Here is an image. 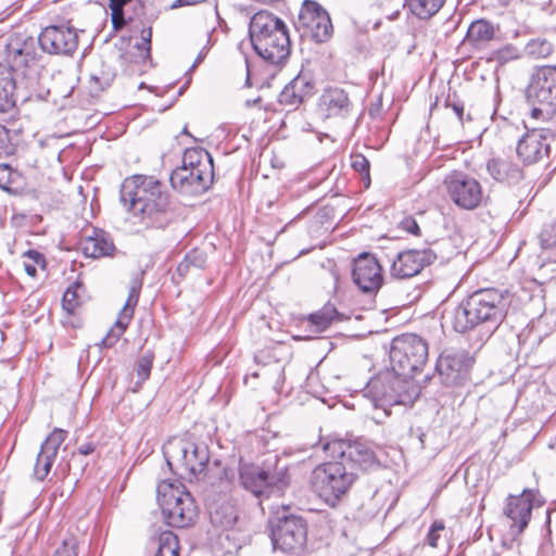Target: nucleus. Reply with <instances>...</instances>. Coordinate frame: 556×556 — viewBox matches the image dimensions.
Instances as JSON below:
<instances>
[{
  "instance_id": "obj_1",
  "label": "nucleus",
  "mask_w": 556,
  "mask_h": 556,
  "mask_svg": "<svg viewBox=\"0 0 556 556\" xmlns=\"http://www.w3.org/2000/svg\"><path fill=\"white\" fill-rule=\"evenodd\" d=\"M509 304L507 292L495 288L480 289L464 299L444 318L458 333L479 326L493 332L505 319Z\"/></svg>"
},
{
  "instance_id": "obj_2",
  "label": "nucleus",
  "mask_w": 556,
  "mask_h": 556,
  "mask_svg": "<svg viewBox=\"0 0 556 556\" xmlns=\"http://www.w3.org/2000/svg\"><path fill=\"white\" fill-rule=\"evenodd\" d=\"M254 51L265 61L279 64L290 54V37L282 20L268 11L255 13L249 27Z\"/></svg>"
},
{
  "instance_id": "obj_3",
  "label": "nucleus",
  "mask_w": 556,
  "mask_h": 556,
  "mask_svg": "<svg viewBox=\"0 0 556 556\" xmlns=\"http://www.w3.org/2000/svg\"><path fill=\"white\" fill-rule=\"evenodd\" d=\"M124 207L143 220H153L168 207V195L162 185L151 176L134 175L126 178L119 191Z\"/></svg>"
},
{
  "instance_id": "obj_4",
  "label": "nucleus",
  "mask_w": 556,
  "mask_h": 556,
  "mask_svg": "<svg viewBox=\"0 0 556 556\" xmlns=\"http://www.w3.org/2000/svg\"><path fill=\"white\" fill-rule=\"evenodd\" d=\"M363 394L375 409H381L383 416H389L392 406L412 405L419 396V388L413 380L400 376L391 368L374 376L367 382Z\"/></svg>"
},
{
  "instance_id": "obj_5",
  "label": "nucleus",
  "mask_w": 556,
  "mask_h": 556,
  "mask_svg": "<svg viewBox=\"0 0 556 556\" xmlns=\"http://www.w3.org/2000/svg\"><path fill=\"white\" fill-rule=\"evenodd\" d=\"M336 459L318 465L311 475L312 490L332 507L346 494L357 477L342 459Z\"/></svg>"
},
{
  "instance_id": "obj_6",
  "label": "nucleus",
  "mask_w": 556,
  "mask_h": 556,
  "mask_svg": "<svg viewBox=\"0 0 556 556\" xmlns=\"http://www.w3.org/2000/svg\"><path fill=\"white\" fill-rule=\"evenodd\" d=\"M157 504L166 523L175 528L190 526L198 516V509L191 494L180 482L164 480L159 483Z\"/></svg>"
},
{
  "instance_id": "obj_7",
  "label": "nucleus",
  "mask_w": 556,
  "mask_h": 556,
  "mask_svg": "<svg viewBox=\"0 0 556 556\" xmlns=\"http://www.w3.org/2000/svg\"><path fill=\"white\" fill-rule=\"evenodd\" d=\"M7 58L9 65L0 63V112L7 113L16 104V83L13 72L27 67L35 61L33 42L22 41L18 38L11 39L7 45Z\"/></svg>"
},
{
  "instance_id": "obj_8",
  "label": "nucleus",
  "mask_w": 556,
  "mask_h": 556,
  "mask_svg": "<svg viewBox=\"0 0 556 556\" xmlns=\"http://www.w3.org/2000/svg\"><path fill=\"white\" fill-rule=\"evenodd\" d=\"M528 99L533 105L530 119H542L556 126V65L535 71L528 87Z\"/></svg>"
},
{
  "instance_id": "obj_9",
  "label": "nucleus",
  "mask_w": 556,
  "mask_h": 556,
  "mask_svg": "<svg viewBox=\"0 0 556 556\" xmlns=\"http://www.w3.org/2000/svg\"><path fill=\"white\" fill-rule=\"evenodd\" d=\"M428 361V344L414 333L401 334L392 340L390 348L391 368L400 376L410 379L420 372Z\"/></svg>"
},
{
  "instance_id": "obj_10",
  "label": "nucleus",
  "mask_w": 556,
  "mask_h": 556,
  "mask_svg": "<svg viewBox=\"0 0 556 556\" xmlns=\"http://www.w3.org/2000/svg\"><path fill=\"white\" fill-rule=\"evenodd\" d=\"M164 456L173 471L177 470L181 477L189 479L202 473L210 462L208 446L204 442L187 440L169 442Z\"/></svg>"
},
{
  "instance_id": "obj_11",
  "label": "nucleus",
  "mask_w": 556,
  "mask_h": 556,
  "mask_svg": "<svg viewBox=\"0 0 556 556\" xmlns=\"http://www.w3.org/2000/svg\"><path fill=\"white\" fill-rule=\"evenodd\" d=\"M239 481L241 486L256 497H268L280 492L288 483L285 469L270 471L253 464L239 465Z\"/></svg>"
},
{
  "instance_id": "obj_12",
  "label": "nucleus",
  "mask_w": 556,
  "mask_h": 556,
  "mask_svg": "<svg viewBox=\"0 0 556 556\" xmlns=\"http://www.w3.org/2000/svg\"><path fill=\"white\" fill-rule=\"evenodd\" d=\"M443 184L451 201L462 210L472 211L484 199L481 184L464 172H452L444 178Z\"/></svg>"
},
{
  "instance_id": "obj_13",
  "label": "nucleus",
  "mask_w": 556,
  "mask_h": 556,
  "mask_svg": "<svg viewBox=\"0 0 556 556\" xmlns=\"http://www.w3.org/2000/svg\"><path fill=\"white\" fill-rule=\"evenodd\" d=\"M324 450L332 458L342 459L353 471L355 467L369 470L379 466V460L370 444L361 440L353 442L334 440L327 442Z\"/></svg>"
},
{
  "instance_id": "obj_14",
  "label": "nucleus",
  "mask_w": 556,
  "mask_h": 556,
  "mask_svg": "<svg viewBox=\"0 0 556 556\" xmlns=\"http://www.w3.org/2000/svg\"><path fill=\"white\" fill-rule=\"evenodd\" d=\"M475 357L464 349L445 350L439 356L435 369L443 384L446 387L460 386L470 376Z\"/></svg>"
},
{
  "instance_id": "obj_15",
  "label": "nucleus",
  "mask_w": 556,
  "mask_h": 556,
  "mask_svg": "<svg viewBox=\"0 0 556 556\" xmlns=\"http://www.w3.org/2000/svg\"><path fill=\"white\" fill-rule=\"evenodd\" d=\"M295 27L302 31V37H309L315 42H325L332 35V24L328 12L312 0L303 2Z\"/></svg>"
},
{
  "instance_id": "obj_16",
  "label": "nucleus",
  "mask_w": 556,
  "mask_h": 556,
  "mask_svg": "<svg viewBox=\"0 0 556 556\" xmlns=\"http://www.w3.org/2000/svg\"><path fill=\"white\" fill-rule=\"evenodd\" d=\"M556 141V126L535 127L519 139L516 148L517 155L525 164H533L548 156L552 142Z\"/></svg>"
},
{
  "instance_id": "obj_17",
  "label": "nucleus",
  "mask_w": 556,
  "mask_h": 556,
  "mask_svg": "<svg viewBox=\"0 0 556 556\" xmlns=\"http://www.w3.org/2000/svg\"><path fill=\"white\" fill-rule=\"evenodd\" d=\"M307 539L306 521L295 515L278 518L277 525L271 529V541L276 549L292 552L302 548Z\"/></svg>"
},
{
  "instance_id": "obj_18",
  "label": "nucleus",
  "mask_w": 556,
  "mask_h": 556,
  "mask_svg": "<svg viewBox=\"0 0 556 556\" xmlns=\"http://www.w3.org/2000/svg\"><path fill=\"white\" fill-rule=\"evenodd\" d=\"M38 42L47 53L71 55L77 49L78 35L67 24L49 25L41 30Z\"/></svg>"
},
{
  "instance_id": "obj_19",
  "label": "nucleus",
  "mask_w": 556,
  "mask_h": 556,
  "mask_svg": "<svg viewBox=\"0 0 556 556\" xmlns=\"http://www.w3.org/2000/svg\"><path fill=\"white\" fill-rule=\"evenodd\" d=\"M533 491L523 490L520 495H509L504 507V516L508 521L509 534L519 536L528 527L533 509Z\"/></svg>"
},
{
  "instance_id": "obj_20",
  "label": "nucleus",
  "mask_w": 556,
  "mask_h": 556,
  "mask_svg": "<svg viewBox=\"0 0 556 556\" xmlns=\"http://www.w3.org/2000/svg\"><path fill=\"white\" fill-rule=\"evenodd\" d=\"M214 169H188L179 166L170 174L169 181L174 190L185 195H200L208 190L213 182Z\"/></svg>"
},
{
  "instance_id": "obj_21",
  "label": "nucleus",
  "mask_w": 556,
  "mask_h": 556,
  "mask_svg": "<svg viewBox=\"0 0 556 556\" xmlns=\"http://www.w3.org/2000/svg\"><path fill=\"white\" fill-rule=\"evenodd\" d=\"M437 258L431 249H412L399 252L393 258L390 274L397 279H406L419 274L422 268L430 265Z\"/></svg>"
},
{
  "instance_id": "obj_22",
  "label": "nucleus",
  "mask_w": 556,
  "mask_h": 556,
  "mask_svg": "<svg viewBox=\"0 0 556 556\" xmlns=\"http://www.w3.org/2000/svg\"><path fill=\"white\" fill-rule=\"evenodd\" d=\"M318 108L325 118L345 121L353 115L355 104L345 89L331 86L323 90Z\"/></svg>"
},
{
  "instance_id": "obj_23",
  "label": "nucleus",
  "mask_w": 556,
  "mask_h": 556,
  "mask_svg": "<svg viewBox=\"0 0 556 556\" xmlns=\"http://www.w3.org/2000/svg\"><path fill=\"white\" fill-rule=\"evenodd\" d=\"M381 270V266L374 255L362 253L354 260L353 281L365 293L376 292L382 285Z\"/></svg>"
},
{
  "instance_id": "obj_24",
  "label": "nucleus",
  "mask_w": 556,
  "mask_h": 556,
  "mask_svg": "<svg viewBox=\"0 0 556 556\" xmlns=\"http://www.w3.org/2000/svg\"><path fill=\"white\" fill-rule=\"evenodd\" d=\"M141 287L142 280L138 275H136L131 279L128 298L123 308L121 309L114 326L109 330L106 336L100 342L102 348H112L127 329L130 320L132 319L134 311L139 300Z\"/></svg>"
},
{
  "instance_id": "obj_25",
  "label": "nucleus",
  "mask_w": 556,
  "mask_h": 556,
  "mask_svg": "<svg viewBox=\"0 0 556 556\" xmlns=\"http://www.w3.org/2000/svg\"><path fill=\"white\" fill-rule=\"evenodd\" d=\"M67 432L55 428L42 442L34 466V477L43 481L51 471L61 444L65 441Z\"/></svg>"
},
{
  "instance_id": "obj_26",
  "label": "nucleus",
  "mask_w": 556,
  "mask_h": 556,
  "mask_svg": "<svg viewBox=\"0 0 556 556\" xmlns=\"http://www.w3.org/2000/svg\"><path fill=\"white\" fill-rule=\"evenodd\" d=\"M315 92L314 80L304 74H299L285 86L278 97V102L289 110L299 108Z\"/></svg>"
},
{
  "instance_id": "obj_27",
  "label": "nucleus",
  "mask_w": 556,
  "mask_h": 556,
  "mask_svg": "<svg viewBox=\"0 0 556 556\" xmlns=\"http://www.w3.org/2000/svg\"><path fill=\"white\" fill-rule=\"evenodd\" d=\"M486 172L496 181L514 185L519 182L523 173L513 161L505 157H493L486 162Z\"/></svg>"
},
{
  "instance_id": "obj_28",
  "label": "nucleus",
  "mask_w": 556,
  "mask_h": 556,
  "mask_svg": "<svg viewBox=\"0 0 556 556\" xmlns=\"http://www.w3.org/2000/svg\"><path fill=\"white\" fill-rule=\"evenodd\" d=\"M495 29L491 22L486 20H477L472 22L467 30L466 40L472 47L480 49L493 40Z\"/></svg>"
},
{
  "instance_id": "obj_29",
  "label": "nucleus",
  "mask_w": 556,
  "mask_h": 556,
  "mask_svg": "<svg viewBox=\"0 0 556 556\" xmlns=\"http://www.w3.org/2000/svg\"><path fill=\"white\" fill-rule=\"evenodd\" d=\"M115 247L109 236L103 232H94V236L88 237L83 242V251L86 256L98 258L108 256L114 251Z\"/></svg>"
},
{
  "instance_id": "obj_30",
  "label": "nucleus",
  "mask_w": 556,
  "mask_h": 556,
  "mask_svg": "<svg viewBox=\"0 0 556 556\" xmlns=\"http://www.w3.org/2000/svg\"><path fill=\"white\" fill-rule=\"evenodd\" d=\"M188 169H214L212 155L203 148L186 149L182 156V165Z\"/></svg>"
},
{
  "instance_id": "obj_31",
  "label": "nucleus",
  "mask_w": 556,
  "mask_h": 556,
  "mask_svg": "<svg viewBox=\"0 0 556 556\" xmlns=\"http://www.w3.org/2000/svg\"><path fill=\"white\" fill-rule=\"evenodd\" d=\"M155 548L153 556H178L179 542L177 535L172 531H163L157 539L152 541Z\"/></svg>"
},
{
  "instance_id": "obj_32",
  "label": "nucleus",
  "mask_w": 556,
  "mask_h": 556,
  "mask_svg": "<svg viewBox=\"0 0 556 556\" xmlns=\"http://www.w3.org/2000/svg\"><path fill=\"white\" fill-rule=\"evenodd\" d=\"M444 3L445 0H405L410 12L420 20L435 15Z\"/></svg>"
},
{
  "instance_id": "obj_33",
  "label": "nucleus",
  "mask_w": 556,
  "mask_h": 556,
  "mask_svg": "<svg viewBox=\"0 0 556 556\" xmlns=\"http://www.w3.org/2000/svg\"><path fill=\"white\" fill-rule=\"evenodd\" d=\"M334 319H341L337 308L331 304H326L320 311L308 316V323L314 327L315 332H323Z\"/></svg>"
},
{
  "instance_id": "obj_34",
  "label": "nucleus",
  "mask_w": 556,
  "mask_h": 556,
  "mask_svg": "<svg viewBox=\"0 0 556 556\" xmlns=\"http://www.w3.org/2000/svg\"><path fill=\"white\" fill-rule=\"evenodd\" d=\"M210 514L212 521L224 528L233 526L238 519V510L230 502L216 506Z\"/></svg>"
},
{
  "instance_id": "obj_35",
  "label": "nucleus",
  "mask_w": 556,
  "mask_h": 556,
  "mask_svg": "<svg viewBox=\"0 0 556 556\" xmlns=\"http://www.w3.org/2000/svg\"><path fill=\"white\" fill-rule=\"evenodd\" d=\"M554 51L553 45L544 38H533L525 46V53L532 59H545Z\"/></svg>"
},
{
  "instance_id": "obj_36",
  "label": "nucleus",
  "mask_w": 556,
  "mask_h": 556,
  "mask_svg": "<svg viewBox=\"0 0 556 556\" xmlns=\"http://www.w3.org/2000/svg\"><path fill=\"white\" fill-rule=\"evenodd\" d=\"M114 77L115 75L110 71H101L100 74H92L89 80L91 94H99L109 88L112 85Z\"/></svg>"
},
{
  "instance_id": "obj_37",
  "label": "nucleus",
  "mask_w": 556,
  "mask_h": 556,
  "mask_svg": "<svg viewBox=\"0 0 556 556\" xmlns=\"http://www.w3.org/2000/svg\"><path fill=\"white\" fill-rule=\"evenodd\" d=\"M541 248L546 251L547 255L540 266V271L542 276L552 279L556 277V243Z\"/></svg>"
},
{
  "instance_id": "obj_38",
  "label": "nucleus",
  "mask_w": 556,
  "mask_h": 556,
  "mask_svg": "<svg viewBox=\"0 0 556 556\" xmlns=\"http://www.w3.org/2000/svg\"><path fill=\"white\" fill-rule=\"evenodd\" d=\"M269 375H273L276 377L273 388L277 392H280L281 387L285 382V375H283V368L278 363H275L273 366H270L268 368H263L261 372L255 371V372L251 374V376L254 378L263 376L266 379L268 378Z\"/></svg>"
},
{
  "instance_id": "obj_39",
  "label": "nucleus",
  "mask_w": 556,
  "mask_h": 556,
  "mask_svg": "<svg viewBox=\"0 0 556 556\" xmlns=\"http://www.w3.org/2000/svg\"><path fill=\"white\" fill-rule=\"evenodd\" d=\"M78 285L70 286L62 298V307L67 314H74L79 306V299L77 295Z\"/></svg>"
},
{
  "instance_id": "obj_40",
  "label": "nucleus",
  "mask_w": 556,
  "mask_h": 556,
  "mask_svg": "<svg viewBox=\"0 0 556 556\" xmlns=\"http://www.w3.org/2000/svg\"><path fill=\"white\" fill-rule=\"evenodd\" d=\"M153 365V355L150 353L143 354L136 364V374L139 382L146 381L150 377L151 368Z\"/></svg>"
},
{
  "instance_id": "obj_41",
  "label": "nucleus",
  "mask_w": 556,
  "mask_h": 556,
  "mask_svg": "<svg viewBox=\"0 0 556 556\" xmlns=\"http://www.w3.org/2000/svg\"><path fill=\"white\" fill-rule=\"evenodd\" d=\"M131 0H110L109 8L112 12V23L114 28H121L124 24V7Z\"/></svg>"
},
{
  "instance_id": "obj_42",
  "label": "nucleus",
  "mask_w": 556,
  "mask_h": 556,
  "mask_svg": "<svg viewBox=\"0 0 556 556\" xmlns=\"http://www.w3.org/2000/svg\"><path fill=\"white\" fill-rule=\"evenodd\" d=\"M151 38L152 28H144L141 31V41L135 45V48L140 52V56L143 62L151 59Z\"/></svg>"
},
{
  "instance_id": "obj_43",
  "label": "nucleus",
  "mask_w": 556,
  "mask_h": 556,
  "mask_svg": "<svg viewBox=\"0 0 556 556\" xmlns=\"http://www.w3.org/2000/svg\"><path fill=\"white\" fill-rule=\"evenodd\" d=\"M187 263L195 268H203L206 262V255L204 252L193 249L185 255Z\"/></svg>"
},
{
  "instance_id": "obj_44",
  "label": "nucleus",
  "mask_w": 556,
  "mask_h": 556,
  "mask_svg": "<svg viewBox=\"0 0 556 556\" xmlns=\"http://www.w3.org/2000/svg\"><path fill=\"white\" fill-rule=\"evenodd\" d=\"M77 541L74 538L64 540L61 547H59L53 556H77Z\"/></svg>"
},
{
  "instance_id": "obj_45",
  "label": "nucleus",
  "mask_w": 556,
  "mask_h": 556,
  "mask_svg": "<svg viewBox=\"0 0 556 556\" xmlns=\"http://www.w3.org/2000/svg\"><path fill=\"white\" fill-rule=\"evenodd\" d=\"M539 239H540L541 247H548L551 244H555L556 243V223L548 227H545L541 231Z\"/></svg>"
},
{
  "instance_id": "obj_46",
  "label": "nucleus",
  "mask_w": 556,
  "mask_h": 556,
  "mask_svg": "<svg viewBox=\"0 0 556 556\" xmlns=\"http://www.w3.org/2000/svg\"><path fill=\"white\" fill-rule=\"evenodd\" d=\"M352 167L361 175H365L369 179V161L362 154L353 156Z\"/></svg>"
},
{
  "instance_id": "obj_47",
  "label": "nucleus",
  "mask_w": 556,
  "mask_h": 556,
  "mask_svg": "<svg viewBox=\"0 0 556 556\" xmlns=\"http://www.w3.org/2000/svg\"><path fill=\"white\" fill-rule=\"evenodd\" d=\"M445 526L443 523V521H440V520H435L431 527H430V530L428 532V535H427V541H428V544L431 546V547H437L438 546V541H439V531H442L444 530Z\"/></svg>"
},
{
  "instance_id": "obj_48",
  "label": "nucleus",
  "mask_w": 556,
  "mask_h": 556,
  "mask_svg": "<svg viewBox=\"0 0 556 556\" xmlns=\"http://www.w3.org/2000/svg\"><path fill=\"white\" fill-rule=\"evenodd\" d=\"M12 168L8 164L0 163V188L8 190L12 184Z\"/></svg>"
},
{
  "instance_id": "obj_49",
  "label": "nucleus",
  "mask_w": 556,
  "mask_h": 556,
  "mask_svg": "<svg viewBox=\"0 0 556 556\" xmlns=\"http://www.w3.org/2000/svg\"><path fill=\"white\" fill-rule=\"evenodd\" d=\"M400 227L405 230L406 232L413 233L418 236L419 235V226L415 218L412 216L404 217L401 223Z\"/></svg>"
},
{
  "instance_id": "obj_50",
  "label": "nucleus",
  "mask_w": 556,
  "mask_h": 556,
  "mask_svg": "<svg viewBox=\"0 0 556 556\" xmlns=\"http://www.w3.org/2000/svg\"><path fill=\"white\" fill-rule=\"evenodd\" d=\"M10 149L9 130L0 124V154L8 153Z\"/></svg>"
},
{
  "instance_id": "obj_51",
  "label": "nucleus",
  "mask_w": 556,
  "mask_h": 556,
  "mask_svg": "<svg viewBox=\"0 0 556 556\" xmlns=\"http://www.w3.org/2000/svg\"><path fill=\"white\" fill-rule=\"evenodd\" d=\"M382 112V99L379 97L375 102L370 103L368 109V114L371 118H378L381 116Z\"/></svg>"
},
{
  "instance_id": "obj_52",
  "label": "nucleus",
  "mask_w": 556,
  "mask_h": 556,
  "mask_svg": "<svg viewBox=\"0 0 556 556\" xmlns=\"http://www.w3.org/2000/svg\"><path fill=\"white\" fill-rule=\"evenodd\" d=\"M370 501L374 502V505L372 506L369 505V507L366 509V513L369 515H375L378 513V510L380 509V506H381V498L379 496L378 490H376L374 492Z\"/></svg>"
},
{
  "instance_id": "obj_53",
  "label": "nucleus",
  "mask_w": 556,
  "mask_h": 556,
  "mask_svg": "<svg viewBox=\"0 0 556 556\" xmlns=\"http://www.w3.org/2000/svg\"><path fill=\"white\" fill-rule=\"evenodd\" d=\"M25 256H27L28 258L34 261L36 264H43L45 263L43 255L40 252L36 251V250H28L27 252H25Z\"/></svg>"
},
{
  "instance_id": "obj_54",
  "label": "nucleus",
  "mask_w": 556,
  "mask_h": 556,
  "mask_svg": "<svg viewBox=\"0 0 556 556\" xmlns=\"http://www.w3.org/2000/svg\"><path fill=\"white\" fill-rule=\"evenodd\" d=\"M446 105L452 108V110L454 111V113L456 114V116L458 117L459 121H463V115H464V104L463 103H460V102L451 103L450 101H447Z\"/></svg>"
},
{
  "instance_id": "obj_55",
  "label": "nucleus",
  "mask_w": 556,
  "mask_h": 556,
  "mask_svg": "<svg viewBox=\"0 0 556 556\" xmlns=\"http://www.w3.org/2000/svg\"><path fill=\"white\" fill-rule=\"evenodd\" d=\"M190 267L191 265L187 263V260L184 257V260L178 264L176 271L181 278H184L188 274Z\"/></svg>"
},
{
  "instance_id": "obj_56",
  "label": "nucleus",
  "mask_w": 556,
  "mask_h": 556,
  "mask_svg": "<svg viewBox=\"0 0 556 556\" xmlns=\"http://www.w3.org/2000/svg\"><path fill=\"white\" fill-rule=\"evenodd\" d=\"M93 451H94V444L91 442L84 443L78 447V452L81 455H89V454L93 453Z\"/></svg>"
},
{
  "instance_id": "obj_57",
  "label": "nucleus",
  "mask_w": 556,
  "mask_h": 556,
  "mask_svg": "<svg viewBox=\"0 0 556 556\" xmlns=\"http://www.w3.org/2000/svg\"><path fill=\"white\" fill-rule=\"evenodd\" d=\"M25 270L29 276H35L37 273V269L34 265L25 264Z\"/></svg>"
},
{
  "instance_id": "obj_58",
  "label": "nucleus",
  "mask_w": 556,
  "mask_h": 556,
  "mask_svg": "<svg viewBox=\"0 0 556 556\" xmlns=\"http://www.w3.org/2000/svg\"><path fill=\"white\" fill-rule=\"evenodd\" d=\"M374 419L377 421V422H380V416H374Z\"/></svg>"
},
{
  "instance_id": "obj_59",
  "label": "nucleus",
  "mask_w": 556,
  "mask_h": 556,
  "mask_svg": "<svg viewBox=\"0 0 556 556\" xmlns=\"http://www.w3.org/2000/svg\"><path fill=\"white\" fill-rule=\"evenodd\" d=\"M182 134H184V135H189V132H188V130H187V127H185V128L182 129Z\"/></svg>"
},
{
  "instance_id": "obj_60",
  "label": "nucleus",
  "mask_w": 556,
  "mask_h": 556,
  "mask_svg": "<svg viewBox=\"0 0 556 556\" xmlns=\"http://www.w3.org/2000/svg\"><path fill=\"white\" fill-rule=\"evenodd\" d=\"M144 87H146L144 83H141V84L139 85V88H144Z\"/></svg>"
},
{
  "instance_id": "obj_61",
  "label": "nucleus",
  "mask_w": 556,
  "mask_h": 556,
  "mask_svg": "<svg viewBox=\"0 0 556 556\" xmlns=\"http://www.w3.org/2000/svg\"><path fill=\"white\" fill-rule=\"evenodd\" d=\"M422 437H424V434H421V435H420V438H419V441H420L421 443L424 442Z\"/></svg>"
}]
</instances>
